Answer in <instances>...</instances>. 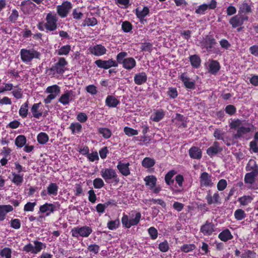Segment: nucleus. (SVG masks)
<instances>
[{
    "mask_svg": "<svg viewBox=\"0 0 258 258\" xmlns=\"http://www.w3.org/2000/svg\"><path fill=\"white\" fill-rule=\"evenodd\" d=\"M119 224L120 222L118 219L114 221H110L107 223V227L110 230H114L118 227Z\"/></svg>",
    "mask_w": 258,
    "mask_h": 258,
    "instance_id": "52",
    "label": "nucleus"
},
{
    "mask_svg": "<svg viewBox=\"0 0 258 258\" xmlns=\"http://www.w3.org/2000/svg\"><path fill=\"white\" fill-rule=\"evenodd\" d=\"M196 248V246L194 244H183L181 247V251L184 252H188L191 250H194Z\"/></svg>",
    "mask_w": 258,
    "mask_h": 258,
    "instance_id": "54",
    "label": "nucleus"
},
{
    "mask_svg": "<svg viewBox=\"0 0 258 258\" xmlns=\"http://www.w3.org/2000/svg\"><path fill=\"white\" fill-rule=\"evenodd\" d=\"M37 139L39 144H45L48 142L49 137L47 134L41 132L38 135Z\"/></svg>",
    "mask_w": 258,
    "mask_h": 258,
    "instance_id": "39",
    "label": "nucleus"
},
{
    "mask_svg": "<svg viewBox=\"0 0 258 258\" xmlns=\"http://www.w3.org/2000/svg\"><path fill=\"white\" fill-rule=\"evenodd\" d=\"M60 87L57 85L48 86L45 90V92L49 94L46 98L44 99V102L45 104H49L51 101L54 99L56 96L60 93Z\"/></svg>",
    "mask_w": 258,
    "mask_h": 258,
    "instance_id": "6",
    "label": "nucleus"
},
{
    "mask_svg": "<svg viewBox=\"0 0 258 258\" xmlns=\"http://www.w3.org/2000/svg\"><path fill=\"white\" fill-rule=\"evenodd\" d=\"M141 218V214L138 212L136 213L135 218L129 219L130 228L132 226L137 225L140 222Z\"/></svg>",
    "mask_w": 258,
    "mask_h": 258,
    "instance_id": "48",
    "label": "nucleus"
},
{
    "mask_svg": "<svg viewBox=\"0 0 258 258\" xmlns=\"http://www.w3.org/2000/svg\"><path fill=\"white\" fill-rule=\"evenodd\" d=\"M124 132L125 135L128 136H132L138 134V131L137 130L127 126L124 128Z\"/></svg>",
    "mask_w": 258,
    "mask_h": 258,
    "instance_id": "55",
    "label": "nucleus"
},
{
    "mask_svg": "<svg viewBox=\"0 0 258 258\" xmlns=\"http://www.w3.org/2000/svg\"><path fill=\"white\" fill-rule=\"evenodd\" d=\"M28 102H26L20 107L19 114L22 117H26L28 114Z\"/></svg>",
    "mask_w": 258,
    "mask_h": 258,
    "instance_id": "43",
    "label": "nucleus"
},
{
    "mask_svg": "<svg viewBox=\"0 0 258 258\" xmlns=\"http://www.w3.org/2000/svg\"><path fill=\"white\" fill-rule=\"evenodd\" d=\"M76 96V93L74 91L67 90L61 95L58 102L63 105H67L75 99Z\"/></svg>",
    "mask_w": 258,
    "mask_h": 258,
    "instance_id": "9",
    "label": "nucleus"
},
{
    "mask_svg": "<svg viewBox=\"0 0 258 258\" xmlns=\"http://www.w3.org/2000/svg\"><path fill=\"white\" fill-rule=\"evenodd\" d=\"M105 103L109 107H115L119 103V101L114 96L108 95L106 98Z\"/></svg>",
    "mask_w": 258,
    "mask_h": 258,
    "instance_id": "28",
    "label": "nucleus"
},
{
    "mask_svg": "<svg viewBox=\"0 0 258 258\" xmlns=\"http://www.w3.org/2000/svg\"><path fill=\"white\" fill-rule=\"evenodd\" d=\"M200 230L204 235H211L214 231V225L212 223L207 221L202 226Z\"/></svg>",
    "mask_w": 258,
    "mask_h": 258,
    "instance_id": "22",
    "label": "nucleus"
},
{
    "mask_svg": "<svg viewBox=\"0 0 258 258\" xmlns=\"http://www.w3.org/2000/svg\"><path fill=\"white\" fill-rule=\"evenodd\" d=\"M89 50L91 54L96 56L104 55L107 51L106 48L101 44H97L93 47H90Z\"/></svg>",
    "mask_w": 258,
    "mask_h": 258,
    "instance_id": "15",
    "label": "nucleus"
},
{
    "mask_svg": "<svg viewBox=\"0 0 258 258\" xmlns=\"http://www.w3.org/2000/svg\"><path fill=\"white\" fill-rule=\"evenodd\" d=\"M122 67L127 70H131L136 66V61L133 57L126 58L122 63Z\"/></svg>",
    "mask_w": 258,
    "mask_h": 258,
    "instance_id": "24",
    "label": "nucleus"
},
{
    "mask_svg": "<svg viewBox=\"0 0 258 258\" xmlns=\"http://www.w3.org/2000/svg\"><path fill=\"white\" fill-rule=\"evenodd\" d=\"M21 58L23 62H30L33 58L39 59L40 53L34 49L23 48L20 50Z\"/></svg>",
    "mask_w": 258,
    "mask_h": 258,
    "instance_id": "3",
    "label": "nucleus"
},
{
    "mask_svg": "<svg viewBox=\"0 0 258 258\" xmlns=\"http://www.w3.org/2000/svg\"><path fill=\"white\" fill-rule=\"evenodd\" d=\"M100 173L102 178L107 183H110V180L116 183L119 181V179L115 170L112 168L102 169L100 171Z\"/></svg>",
    "mask_w": 258,
    "mask_h": 258,
    "instance_id": "5",
    "label": "nucleus"
},
{
    "mask_svg": "<svg viewBox=\"0 0 258 258\" xmlns=\"http://www.w3.org/2000/svg\"><path fill=\"white\" fill-rule=\"evenodd\" d=\"M144 180L146 182V185L149 186L150 188L152 189L156 185L157 178L155 176L150 175L146 176Z\"/></svg>",
    "mask_w": 258,
    "mask_h": 258,
    "instance_id": "32",
    "label": "nucleus"
},
{
    "mask_svg": "<svg viewBox=\"0 0 258 258\" xmlns=\"http://www.w3.org/2000/svg\"><path fill=\"white\" fill-rule=\"evenodd\" d=\"M19 16V12L16 9H14L12 11V13L8 18L9 22L11 23H15Z\"/></svg>",
    "mask_w": 258,
    "mask_h": 258,
    "instance_id": "49",
    "label": "nucleus"
},
{
    "mask_svg": "<svg viewBox=\"0 0 258 258\" xmlns=\"http://www.w3.org/2000/svg\"><path fill=\"white\" fill-rule=\"evenodd\" d=\"M189 61L191 65L195 68H198L200 66L201 59L200 57L197 54L190 56Z\"/></svg>",
    "mask_w": 258,
    "mask_h": 258,
    "instance_id": "31",
    "label": "nucleus"
},
{
    "mask_svg": "<svg viewBox=\"0 0 258 258\" xmlns=\"http://www.w3.org/2000/svg\"><path fill=\"white\" fill-rule=\"evenodd\" d=\"M13 178L12 182L15 184L18 185L21 184L23 181V175L13 173Z\"/></svg>",
    "mask_w": 258,
    "mask_h": 258,
    "instance_id": "47",
    "label": "nucleus"
},
{
    "mask_svg": "<svg viewBox=\"0 0 258 258\" xmlns=\"http://www.w3.org/2000/svg\"><path fill=\"white\" fill-rule=\"evenodd\" d=\"M13 210V208L10 205H0V221H3L6 214Z\"/></svg>",
    "mask_w": 258,
    "mask_h": 258,
    "instance_id": "25",
    "label": "nucleus"
},
{
    "mask_svg": "<svg viewBox=\"0 0 258 258\" xmlns=\"http://www.w3.org/2000/svg\"><path fill=\"white\" fill-rule=\"evenodd\" d=\"M247 19V17L246 16L236 15L230 19L229 23L233 28H236L242 25L244 21Z\"/></svg>",
    "mask_w": 258,
    "mask_h": 258,
    "instance_id": "16",
    "label": "nucleus"
},
{
    "mask_svg": "<svg viewBox=\"0 0 258 258\" xmlns=\"http://www.w3.org/2000/svg\"><path fill=\"white\" fill-rule=\"evenodd\" d=\"M242 122V120L237 119L232 121L230 123V127L231 129H237L236 133L234 135L235 139L241 138L244 135L251 131V128L249 125H243Z\"/></svg>",
    "mask_w": 258,
    "mask_h": 258,
    "instance_id": "2",
    "label": "nucleus"
},
{
    "mask_svg": "<svg viewBox=\"0 0 258 258\" xmlns=\"http://www.w3.org/2000/svg\"><path fill=\"white\" fill-rule=\"evenodd\" d=\"M252 198L249 196H244L238 199V201L241 205L245 206L250 203L252 200Z\"/></svg>",
    "mask_w": 258,
    "mask_h": 258,
    "instance_id": "45",
    "label": "nucleus"
},
{
    "mask_svg": "<svg viewBox=\"0 0 258 258\" xmlns=\"http://www.w3.org/2000/svg\"><path fill=\"white\" fill-rule=\"evenodd\" d=\"M227 185V181L225 179H220L217 183V188L219 191H222L225 189Z\"/></svg>",
    "mask_w": 258,
    "mask_h": 258,
    "instance_id": "61",
    "label": "nucleus"
},
{
    "mask_svg": "<svg viewBox=\"0 0 258 258\" xmlns=\"http://www.w3.org/2000/svg\"><path fill=\"white\" fill-rule=\"evenodd\" d=\"M36 203L35 202L31 203L28 202L24 207V210L26 212L31 211L32 212L34 210V207L36 206Z\"/></svg>",
    "mask_w": 258,
    "mask_h": 258,
    "instance_id": "63",
    "label": "nucleus"
},
{
    "mask_svg": "<svg viewBox=\"0 0 258 258\" xmlns=\"http://www.w3.org/2000/svg\"><path fill=\"white\" fill-rule=\"evenodd\" d=\"M200 185L201 186H212L213 183L212 181L211 176L207 172H203L200 177Z\"/></svg>",
    "mask_w": 258,
    "mask_h": 258,
    "instance_id": "13",
    "label": "nucleus"
},
{
    "mask_svg": "<svg viewBox=\"0 0 258 258\" xmlns=\"http://www.w3.org/2000/svg\"><path fill=\"white\" fill-rule=\"evenodd\" d=\"M56 210V207L53 204L45 203V204L41 206L39 208V211L42 213H44L47 212L46 216H48L50 213H53Z\"/></svg>",
    "mask_w": 258,
    "mask_h": 258,
    "instance_id": "21",
    "label": "nucleus"
},
{
    "mask_svg": "<svg viewBox=\"0 0 258 258\" xmlns=\"http://www.w3.org/2000/svg\"><path fill=\"white\" fill-rule=\"evenodd\" d=\"M234 217L236 220H241L246 217V214L243 210L238 209L235 211Z\"/></svg>",
    "mask_w": 258,
    "mask_h": 258,
    "instance_id": "46",
    "label": "nucleus"
},
{
    "mask_svg": "<svg viewBox=\"0 0 258 258\" xmlns=\"http://www.w3.org/2000/svg\"><path fill=\"white\" fill-rule=\"evenodd\" d=\"M216 44L215 39L211 37H209L205 42V47L208 51H212L213 50L214 45Z\"/></svg>",
    "mask_w": 258,
    "mask_h": 258,
    "instance_id": "34",
    "label": "nucleus"
},
{
    "mask_svg": "<svg viewBox=\"0 0 258 258\" xmlns=\"http://www.w3.org/2000/svg\"><path fill=\"white\" fill-rule=\"evenodd\" d=\"M236 110L235 107L233 105H228L225 107V112L230 115L234 114L236 112Z\"/></svg>",
    "mask_w": 258,
    "mask_h": 258,
    "instance_id": "62",
    "label": "nucleus"
},
{
    "mask_svg": "<svg viewBox=\"0 0 258 258\" xmlns=\"http://www.w3.org/2000/svg\"><path fill=\"white\" fill-rule=\"evenodd\" d=\"M68 62L64 57H59L58 61L55 63L49 69V71L52 72V74H63L67 70L66 67Z\"/></svg>",
    "mask_w": 258,
    "mask_h": 258,
    "instance_id": "4",
    "label": "nucleus"
},
{
    "mask_svg": "<svg viewBox=\"0 0 258 258\" xmlns=\"http://www.w3.org/2000/svg\"><path fill=\"white\" fill-rule=\"evenodd\" d=\"M255 253L250 250H246L242 253L241 257L242 258H255Z\"/></svg>",
    "mask_w": 258,
    "mask_h": 258,
    "instance_id": "56",
    "label": "nucleus"
},
{
    "mask_svg": "<svg viewBox=\"0 0 258 258\" xmlns=\"http://www.w3.org/2000/svg\"><path fill=\"white\" fill-rule=\"evenodd\" d=\"M206 199L208 204L209 205L220 203L221 199L219 194L218 192H215L212 196L210 194V190H209V192L206 196Z\"/></svg>",
    "mask_w": 258,
    "mask_h": 258,
    "instance_id": "18",
    "label": "nucleus"
},
{
    "mask_svg": "<svg viewBox=\"0 0 258 258\" xmlns=\"http://www.w3.org/2000/svg\"><path fill=\"white\" fill-rule=\"evenodd\" d=\"M136 15L141 20L143 19L149 13V10L148 7H145L142 10H140L139 8L136 9Z\"/></svg>",
    "mask_w": 258,
    "mask_h": 258,
    "instance_id": "33",
    "label": "nucleus"
},
{
    "mask_svg": "<svg viewBox=\"0 0 258 258\" xmlns=\"http://www.w3.org/2000/svg\"><path fill=\"white\" fill-rule=\"evenodd\" d=\"M72 8V4L70 2L66 1L61 5L57 6V13L60 17L64 18L67 17Z\"/></svg>",
    "mask_w": 258,
    "mask_h": 258,
    "instance_id": "11",
    "label": "nucleus"
},
{
    "mask_svg": "<svg viewBox=\"0 0 258 258\" xmlns=\"http://www.w3.org/2000/svg\"><path fill=\"white\" fill-rule=\"evenodd\" d=\"M127 55L126 52L122 51L119 52L116 56V62L118 63L122 64V62L125 60V57Z\"/></svg>",
    "mask_w": 258,
    "mask_h": 258,
    "instance_id": "53",
    "label": "nucleus"
},
{
    "mask_svg": "<svg viewBox=\"0 0 258 258\" xmlns=\"http://www.w3.org/2000/svg\"><path fill=\"white\" fill-rule=\"evenodd\" d=\"M225 132L222 131L219 129H216L214 132V137L217 139L219 140H222L224 143H226V140L225 139Z\"/></svg>",
    "mask_w": 258,
    "mask_h": 258,
    "instance_id": "42",
    "label": "nucleus"
},
{
    "mask_svg": "<svg viewBox=\"0 0 258 258\" xmlns=\"http://www.w3.org/2000/svg\"><path fill=\"white\" fill-rule=\"evenodd\" d=\"M45 20L44 25L46 30L53 31L56 29L58 19L56 14H52L51 13L47 14Z\"/></svg>",
    "mask_w": 258,
    "mask_h": 258,
    "instance_id": "7",
    "label": "nucleus"
},
{
    "mask_svg": "<svg viewBox=\"0 0 258 258\" xmlns=\"http://www.w3.org/2000/svg\"><path fill=\"white\" fill-rule=\"evenodd\" d=\"M91 227L84 226L81 227H76L72 229V235L73 237L78 238L79 236L87 237L92 233Z\"/></svg>",
    "mask_w": 258,
    "mask_h": 258,
    "instance_id": "8",
    "label": "nucleus"
},
{
    "mask_svg": "<svg viewBox=\"0 0 258 258\" xmlns=\"http://www.w3.org/2000/svg\"><path fill=\"white\" fill-rule=\"evenodd\" d=\"M69 128L71 130L73 134H75L81 132L82 126L79 122H73L71 124Z\"/></svg>",
    "mask_w": 258,
    "mask_h": 258,
    "instance_id": "36",
    "label": "nucleus"
},
{
    "mask_svg": "<svg viewBox=\"0 0 258 258\" xmlns=\"http://www.w3.org/2000/svg\"><path fill=\"white\" fill-rule=\"evenodd\" d=\"M216 7L217 2L216 0H212L208 5L204 4L199 6L198 9H196V13L199 14H204V12L208 9H214Z\"/></svg>",
    "mask_w": 258,
    "mask_h": 258,
    "instance_id": "14",
    "label": "nucleus"
},
{
    "mask_svg": "<svg viewBox=\"0 0 258 258\" xmlns=\"http://www.w3.org/2000/svg\"><path fill=\"white\" fill-rule=\"evenodd\" d=\"M121 28L124 32H129L133 28L132 25L128 21L123 22L121 25Z\"/></svg>",
    "mask_w": 258,
    "mask_h": 258,
    "instance_id": "57",
    "label": "nucleus"
},
{
    "mask_svg": "<svg viewBox=\"0 0 258 258\" xmlns=\"http://www.w3.org/2000/svg\"><path fill=\"white\" fill-rule=\"evenodd\" d=\"M26 138L23 135L18 136L15 139V143L18 147H23L26 143Z\"/></svg>",
    "mask_w": 258,
    "mask_h": 258,
    "instance_id": "37",
    "label": "nucleus"
},
{
    "mask_svg": "<svg viewBox=\"0 0 258 258\" xmlns=\"http://www.w3.org/2000/svg\"><path fill=\"white\" fill-rule=\"evenodd\" d=\"M71 46L70 45H66L62 46L60 48V49L57 50L56 51L57 55H68L70 50H71Z\"/></svg>",
    "mask_w": 258,
    "mask_h": 258,
    "instance_id": "40",
    "label": "nucleus"
},
{
    "mask_svg": "<svg viewBox=\"0 0 258 258\" xmlns=\"http://www.w3.org/2000/svg\"><path fill=\"white\" fill-rule=\"evenodd\" d=\"M12 250L9 247H5L0 251V255L5 258H11Z\"/></svg>",
    "mask_w": 258,
    "mask_h": 258,
    "instance_id": "51",
    "label": "nucleus"
},
{
    "mask_svg": "<svg viewBox=\"0 0 258 258\" xmlns=\"http://www.w3.org/2000/svg\"><path fill=\"white\" fill-rule=\"evenodd\" d=\"M164 115V112L162 110H158L154 113L152 120L154 121L158 122L163 118Z\"/></svg>",
    "mask_w": 258,
    "mask_h": 258,
    "instance_id": "44",
    "label": "nucleus"
},
{
    "mask_svg": "<svg viewBox=\"0 0 258 258\" xmlns=\"http://www.w3.org/2000/svg\"><path fill=\"white\" fill-rule=\"evenodd\" d=\"M47 194L49 195L56 196L58 187L56 183H51L49 184L47 188Z\"/></svg>",
    "mask_w": 258,
    "mask_h": 258,
    "instance_id": "35",
    "label": "nucleus"
},
{
    "mask_svg": "<svg viewBox=\"0 0 258 258\" xmlns=\"http://www.w3.org/2000/svg\"><path fill=\"white\" fill-rule=\"evenodd\" d=\"M222 149L219 146V144L217 142H214L213 146L210 147L207 149V154L211 157L220 152Z\"/></svg>",
    "mask_w": 258,
    "mask_h": 258,
    "instance_id": "19",
    "label": "nucleus"
},
{
    "mask_svg": "<svg viewBox=\"0 0 258 258\" xmlns=\"http://www.w3.org/2000/svg\"><path fill=\"white\" fill-rule=\"evenodd\" d=\"M155 160L149 157H146L143 159L142 162V166L146 168H149L155 165Z\"/></svg>",
    "mask_w": 258,
    "mask_h": 258,
    "instance_id": "38",
    "label": "nucleus"
},
{
    "mask_svg": "<svg viewBox=\"0 0 258 258\" xmlns=\"http://www.w3.org/2000/svg\"><path fill=\"white\" fill-rule=\"evenodd\" d=\"M35 246H34L31 243L25 245L23 247V250L27 252H31L33 254H36L39 252L43 248V243L41 242L35 240L34 241Z\"/></svg>",
    "mask_w": 258,
    "mask_h": 258,
    "instance_id": "10",
    "label": "nucleus"
},
{
    "mask_svg": "<svg viewBox=\"0 0 258 258\" xmlns=\"http://www.w3.org/2000/svg\"><path fill=\"white\" fill-rule=\"evenodd\" d=\"M130 165V164L128 162L124 163L121 161H119L117 165V168L122 175L127 176L131 173L129 168Z\"/></svg>",
    "mask_w": 258,
    "mask_h": 258,
    "instance_id": "17",
    "label": "nucleus"
},
{
    "mask_svg": "<svg viewBox=\"0 0 258 258\" xmlns=\"http://www.w3.org/2000/svg\"><path fill=\"white\" fill-rule=\"evenodd\" d=\"M159 249L162 252H166L169 249V245L167 241H164L159 244Z\"/></svg>",
    "mask_w": 258,
    "mask_h": 258,
    "instance_id": "64",
    "label": "nucleus"
},
{
    "mask_svg": "<svg viewBox=\"0 0 258 258\" xmlns=\"http://www.w3.org/2000/svg\"><path fill=\"white\" fill-rule=\"evenodd\" d=\"M209 72L212 74H216L220 70L219 63L217 60H212L209 64Z\"/></svg>",
    "mask_w": 258,
    "mask_h": 258,
    "instance_id": "29",
    "label": "nucleus"
},
{
    "mask_svg": "<svg viewBox=\"0 0 258 258\" xmlns=\"http://www.w3.org/2000/svg\"><path fill=\"white\" fill-rule=\"evenodd\" d=\"M180 79L183 83L186 88L188 89L195 88V83L192 81H190L189 78L185 75V74H182L180 76Z\"/></svg>",
    "mask_w": 258,
    "mask_h": 258,
    "instance_id": "26",
    "label": "nucleus"
},
{
    "mask_svg": "<svg viewBox=\"0 0 258 258\" xmlns=\"http://www.w3.org/2000/svg\"><path fill=\"white\" fill-rule=\"evenodd\" d=\"M246 171H251L246 173L244 177V182L250 184L255 182V177L258 176V165L256 162L253 160H250L246 167Z\"/></svg>",
    "mask_w": 258,
    "mask_h": 258,
    "instance_id": "1",
    "label": "nucleus"
},
{
    "mask_svg": "<svg viewBox=\"0 0 258 258\" xmlns=\"http://www.w3.org/2000/svg\"><path fill=\"white\" fill-rule=\"evenodd\" d=\"M147 76L145 72H141L135 75L134 81L136 84L141 85L147 82Z\"/></svg>",
    "mask_w": 258,
    "mask_h": 258,
    "instance_id": "23",
    "label": "nucleus"
},
{
    "mask_svg": "<svg viewBox=\"0 0 258 258\" xmlns=\"http://www.w3.org/2000/svg\"><path fill=\"white\" fill-rule=\"evenodd\" d=\"M41 103H35L31 108V111L33 114V116L36 118H39L42 115V112L39 111V108Z\"/></svg>",
    "mask_w": 258,
    "mask_h": 258,
    "instance_id": "30",
    "label": "nucleus"
},
{
    "mask_svg": "<svg viewBox=\"0 0 258 258\" xmlns=\"http://www.w3.org/2000/svg\"><path fill=\"white\" fill-rule=\"evenodd\" d=\"M175 174V172L174 170H171L165 175V180L168 185H171L173 184L174 180L172 178Z\"/></svg>",
    "mask_w": 258,
    "mask_h": 258,
    "instance_id": "41",
    "label": "nucleus"
},
{
    "mask_svg": "<svg viewBox=\"0 0 258 258\" xmlns=\"http://www.w3.org/2000/svg\"><path fill=\"white\" fill-rule=\"evenodd\" d=\"M188 153L190 157L194 159L199 160L202 156L201 149L196 146L191 147L188 151Z\"/></svg>",
    "mask_w": 258,
    "mask_h": 258,
    "instance_id": "20",
    "label": "nucleus"
},
{
    "mask_svg": "<svg viewBox=\"0 0 258 258\" xmlns=\"http://www.w3.org/2000/svg\"><path fill=\"white\" fill-rule=\"evenodd\" d=\"M93 185L95 188H101L104 185V183L101 178H97L93 180Z\"/></svg>",
    "mask_w": 258,
    "mask_h": 258,
    "instance_id": "58",
    "label": "nucleus"
},
{
    "mask_svg": "<svg viewBox=\"0 0 258 258\" xmlns=\"http://www.w3.org/2000/svg\"><path fill=\"white\" fill-rule=\"evenodd\" d=\"M218 237L221 240L226 242L229 240L232 239L233 236L229 230L226 229L219 233Z\"/></svg>",
    "mask_w": 258,
    "mask_h": 258,
    "instance_id": "27",
    "label": "nucleus"
},
{
    "mask_svg": "<svg viewBox=\"0 0 258 258\" xmlns=\"http://www.w3.org/2000/svg\"><path fill=\"white\" fill-rule=\"evenodd\" d=\"M86 91L92 95L97 93V87L94 85H90L86 87Z\"/></svg>",
    "mask_w": 258,
    "mask_h": 258,
    "instance_id": "59",
    "label": "nucleus"
},
{
    "mask_svg": "<svg viewBox=\"0 0 258 258\" xmlns=\"http://www.w3.org/2000/svg\"><path fill=\"white\" fill-rule=\"evenodd\" d=\"M95 63L98 67L104 69H108L112 67H117V62L112 59H109L107 60L98 59L95 61Z\"/></svg>",
    "mask_w": 258,
    "mask_h": 258,
    "instance_id": "12",
    "label": "nucleus"
},
{
    "mask_svg": "<svg viewBox=\"0 0 258 258\" xmlns=\"http://www.w3.org/2000/svg\"><path fill=\"white\" fill-rule=\"evenodd\" d=\"M148 233L152 239H155L158 236V231L157 229L154 227H151L148 229Z\"/></svg>",
    "mask_w": 258,
    "mask_h": 258,
    "instance_id": "60",
    "label": "nucleus"
},
{
    "mask_svg": "<svg viewBox=\"0 0 258 258\" xmlns=\"http://www.w3.org/2000/svg\"><path fill=\"white\" fill-rule=\"evenodd\" d=\"M99 133L105 139L109 138L112 134L111 131L107 128H100Z\"/></svg>",
    "mask_w": 258,
    "mask_h": 258,
    "instance_id": "50",
    "label": "nucleus"
}]
</instances>
